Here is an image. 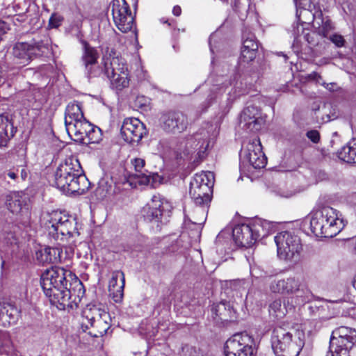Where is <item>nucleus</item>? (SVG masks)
I'll use <instances>...</instances> for the list:
<instances>
[{
	"label": "nucleus",
	"mask_w": 356,
	"mask_h": 356,
	"mask_svg": "<svg viewBox=\"0 0 356 356\" xmlns=\"http://www.w3.org/2000/svg\"><path fill=\"white\" fill-rule=\"evenodd\" d=\"M40 284L51 304L59 309L80 301L85 293L83 284L76 275L61 267L47 269L41 275Z\"/></svg>",
	"instance_id": "obj_1"
},
{
	"label": "nucleus",
	"mask_w": 356,
	"mask_h": 356,
	"mask_svg": "<svg viewBox=\"0 0 356 356\" xmlns=\"http://www.w3.org/2000/svg\"><path fill=\"white\" fill-rule=\"evenodd\" d=\"M339 212L330 207H323L312 210L305 218L302 227L307 229L316 237L332 238L345 227L343 219Z\"/></svg>",
	"instance_id": "obj_2"
},
{
	"label": "nucleus",
	"mask_w": 356,
	"mask_h": 356,
	"mask_svg": "<svg viewBox=\"0 0 356 356\" xmlns=\"http://www.w3.org/2000/svg\"><path fill=\"white\" fill-rule=\"evenodd\" d=\"M88 180L76 157L67 158L57 168L54 185L63 193L81 194L88 188Z\"/></svg>",
	"instance_id": "obj_3"
},
{
	"label": "nucleus",
	"mask_w": 356,
	"mask_h": 356,
	"mask_svg": "<svg viewBox=\"0 0 356 356\" xmlns=\"http://www.w3.org/2000/svg\"><path fill=\"white\" fill-rule=\"evenodd\" d=\"M218 122H205L193 134L188 136L184 141V149L180 152L181 158L202 159L206 152L214 145L219 134Z\"/></svg>",
	"instance_id": "obj_4"
},
{
	"label": "nucleus",
	"mask_w": 356,
	"mask_h": 356,
	"mask_svg": "<svg viewBox=\"0 0 356 356\" xmlns=\"http://www.w3.org/2000/svg\"><path fill=\"white\" fill-rule=\"evenodd\" d=\"M305 332L295 327L279 325L274 328L271 346L276 356H298L305 345Z\"/></svg>",
	"instance_id": "obj_5"
},
{
	"label": "nucleus",
	"mask_w": 356,
	"mask_h": 356,
	"mask_svg": "<svg viewBox=\"0 0 356 356\" xmlns=\"http://www.w3.org/2000/svg\"><path fill=\"white\" fill-rule=\"evenodd\" d=\"M214 182V175L212 172H201L196 173L191 181L189 194L197 206L195 212L200 216L194 218L193 222L202 225L207 219V209L211 201V195Z\"/></svg>",
	"instance_id": "obj_6"
},
{
	"label": "nucleus",
	"mask_w": 356,
	"mask_h": 356,
	"mask_svg": "<svg viewBox=\"0 0 356 356\" xmlns=\"http://www.w3.org/2000/svg\"><path fill=\"white\" fill-rule=\"evenodd\" d=\"M276 229L275 222L256 218L247 223L236 225L232 231V236L238 246L248 248L261 238L274 233Z\"/></svg>",
	"instance_id": "obj_7"
},
{
	"label": "nucleus",
	"mask_w": 356,
	"mask_h": 356,
	"mask_svg": "<svg viewBox=\"0 0 356 356\" xmlns=\"http://www.w3.org/2000/svg\"><path fill=\"white\" fill-rule=\"evenodd\" d=\"M76 219L66 211L56 210L48 214L45 229L49 238L59 244L66 243L74 245L73 238L79 234L76 231Z\"/></svg>",
	"instance_id": "obj_8"
},
{
	"label": "nucleus",
	"mask_w": 356,
	"mask_h": 356,
	"mask_svg": "<svg viewBox=\"0 0 356 356\" xmlns=\"http://www.w3.org/2000/svg\"><path fill=\"white\" fill-rule=\"evenodd\" d=\"M50 51L48 39L17 42L13 48V62L22 67L31 60L47 54Z\"/></svg>",
	"instance_id": "obj_9"
},
{
	"label": "nucleus",
	"mask_w": 356,
	"mask_h": 356,
	"mask_svg": "<svg viewBox=\"0 0 356 356\" xmlns=\"http://www.w3.org/2000/svg\"><path fill=\"white\" fill-rule=\"evenodd\" d=\"M65 124L69 136L73 140L81 143L84 140V136H86L91 123L84 118L81 105L74 102L67 106Z\"/></svg>",
	"instance_id": "obj_10"
},
{
	"label": "nucleus",
	"mask_w": 356,
	"mask_h": 356,
	"mask_svg": "<svg viewBox=\"0 0 356 356\" xmlns=\"http://www.w3.org/2000/svg\"><path fill=\"white\" fill-rule=\"evenodd\" d=\"M102 72L111 81V86L117 90H122L129 86V72L124 58L116 56H105L103 58Z\"/></svg>",
	"instance_id": "obj_11"
},
{
	"label": "nucleus",
	"mask_w": 356,
	"mask_h": 356,
	"mask_svg": "<svg viewBox=\"0 0 356 356\" xmlns=\"http://www.w3.org/2000/svg\"><path fill=\"white\" fill-rule=\"evenodd\" d=\"M356 345V330L341 326L333 331L326 356H350Z\"/></svg>",
	"instance_id": "obj_12"
},
{
	"label": "nucleus",
	"mask_w": 356,
	"mask_h": 356,
	"mask_svg": "<svg viewBox=\"0 0 356 356\" xmlns=\"http://www.w3.org/2000/svg\"><path fill=\"white\" fill-rule=\"evenodd\" d=\"M274 240L280 259L289 261H296L299 259L302 245L298 236L284 231L278 233Z\"/></svg>",
	"instance_id": "obj_13"
},
{
	"label": "nucleus",
	"mask_w": 356,
	"mask_h": 356,
	"mask_svg": "<svg viewBox=\"0 0 356 356\" xmlns=\"http://www.w3.org/2000/svg\"><path fill=\"white\" fill-rule=\"evenodd\" d=\"M254 341L247 332L236 333L224 345L225 356H254Z\"/></svg>",
	"instance_id": "obj_14"
},
{
	"label": "nucleus",
	"mask_w": 356,
	"mask_h": 356,
	"mask_svg": "<svg viewBox=\"0 0 356 356\" xmlns=\"http://www.w3.org/2000/svg\"><path fill=\"white\" fill-rule=\"evenodd\" d=\"M239 156L242 165H249L255 169L264 168L267 163V159L262 152L261 144L258 138L244 141Z\"/></svg>",
	"instance_id": "obj_15"
},
{
	"label": "nucleus",
	"mask_w": 356,
	"mask_h": 356,
	"mask_svg": "<svg viewBox=\"0 0 356 356\" xmlns=\"http://www.w3.org/2000/svg\"><path fill=\"white\" fill-rule=\"evenodd\" d=\"M270 290L273 293L281 294H295L297 304H302L309 299L308 289L295 277H287L282 280H274L270 284Z\"/></svg>",
	"instance_id": "obj_16"
},
{
	"label": "nucleus",
	"mask_w": 356,
	"mask_h": 356,
	"mask_svg": "<svg viewBox=\"0 0 356 356\" xmlns=\"http://www.w3.org/2000/svg\"><path fill=\"white\" fill-rule=\"evenodd\" d=\"M110 8L116 27L122 33H127L133 30L136 40L137 41L134 18L126 1L113 0L110 4Z\"/></svg>",
	"instance_id": "obj_17"
},
{
	"label": "nucleus",
	"mask_w": 356,
	"mask_h": 356,
	"mask_svg": "<svg viewBox=\"0 0 356 356\" xmlns=\"http://www.w3.org/2000/svg\"><path fill=\"white\" fill-rule=\"evenodd\" d=\"M266 122L261 110L254 105H248L241 111L239 122L241 127L249 132L259 131Z\"/></svg>",
	"instance_id": "obj_18"
},
{
	"label": "nucleus",
	"mask_w": 356,
	"mask_h": 356,
	"mask_svg": "<svg viewBox=\"0 0 356 356\" xmlns=\"http://www.w3.org/2000/svg\"><path fill=\"white\" fill-rule=\"evenodd\" d=\"M160 122L165 131L174 134L183 132L188 124L187 116L182 112L175 111L163 113Z\"/></svg>",
	"instance_id": "obj_19"
},
{
	"label": "nucleus",
	"mask_w": 356,
	"mask_h": 356,
	"mask_svg": "<svg viewBox=\"0 0 356 356\" xmlns=\"http://www.w3.org/2000/svg\"><path fill=\"white\" fill-rule=\"evenodd\" d=\"M122 138L128 143H138L147 134L145 124L138 118L124 119L121 127Z\"/></svg>",
	"instance_id": "obj_20"
},
{
	"label": "nucleus",
	"mask_w": 356,
	"mask_h": 356,
	"mask_svg": "<svg viewBox=\"0 0 356 356\" xmlns=\"http://www.w3.org/2000/svg\"><path fill=\"white\" fill-rule=\"evenodd\" d=\"M171 207L167 200L160 194H155L143 209L144 217L149 221H161L164 213L169 211Z\"/></svg>",
	"instance_id": "obj_21"
},
{
	"label": "nucleus",
	"mask_w": 356,
	"mask_h": 356,
	"mask_svg": "<svg viewBox=\"0 0 356 356\" xmlns=\"http://www.w3.org/2000/svg\"><path fill=\"white\" fill-rule=\"evenodd\" d=\"M82 44L81 61L85 67L86 73L88 76H97L102 72V70L97 66L98 51L85 41L82 42Z\"/></svg>",
	"instance_id": "obj_22"
},
{
	"label": "nucleus",
	"mask_w": 356,
	"mask_h": 356,
	"mask_svg": "<svg viewBox=\"0 0 356 356\" xmlns=\"http://www.w3.org/2000/svg\"><path fill=\"white\" fill-rule=\"evenodd\" d=\"M7 207L14 214L29 216V198L22 192H15L7 199Z\"/></svg>",
	"instance_id": "obj_23"
},
{
	"label": "nucleus",
	"mask_w": 356,
	"mask_h": 356,
	"mask_svg": "<svg viewBox=\"0 0 356 356\" xmlns=\"http://www.w3.org/2000/svg\"><path fill=\"white\" fill-rule=\"evenodd\" d=\"M124 284V273L121 270L113 271L108 282V292L114 302H120L122 300Z\"/></svg>",
	"instance_id": "obj_24"
},
{
	"label": "nucleus",
	"mask_w": 356,
	"mask_h": 356,
	"mask_svg": "<svg viewBox=\"0 0 356 356\" xmlns=\"http://www.w3.org/2000/svg\"><path fill=\"white\" fill-rule=\"evenodd\" d=\"M62 248L60 247H44L35 252L37 261L42 265L56 264L61 261Z\"/></svg>",
	"instance_id": "obj_25"
},
{
	"label": "nucleus",
	"mask_w": 356,
	"mask_h": 356,
	"mask_svg": "<svg viewBox=\"0 0 356 356\" xmlns=\"http://www.w3.org/2000/svg\"><path fill=\"white\" fill-rule=\"evenodd\" d=\"M105 316L109 313L100 305H87L82 312L83 323H94V321H104Z\"/></svg>",
	"instance_id": "obj_26"
},
{
	"label": "nucleus",
	"mask_w": 356,
	"mask_h": 356,
	"mask_svg": "<svg viewBox=\"0 0 356 356\" xmlns=\"http://www.w3.org/2000/svg\"><path fill=\"white\" fill-rule=\"evenodd\" d=\"M104 321H94V323H83L81 326L84 332L93 337H100L106 334L111 327V316H105L103 318Z\"/></svg>",
	"instance_id": "obj_27"
},
{
	"label": "nucleus",
	"mask_w": 356,
	"mask_h": 356,
	"mask_svg": "<svg viewBox=\"0 0 356 356\" xmlns=\"http://www.w3.org/2000/svg\"><path fill=\"white\" fill-rule=\"evenodd\" d=\"M313 27L316 33L323 38H326L328 33L334 29L331 20L328 17H324L320 9H317L314 13Z\"/></svg>",
	"instance_id": "obj_28"
},
{
	"label": "nucleus",
	"mask_w": 356,
	"mask_h": 356,
	"mask_svg": "<svg viewBox=\"0 0 356 356\" xmlns=\"http://www.w3.org/2000/svg\"><path fill=\"white\" fill-rule=\"evenodd\" d=\"M296 7V17L300 24L298 25L303 27L304 24H309V22L313 19L314 13L312 10V1L311 0H293Z\"/></svg>",
	"instance_id": "obj_29"
},
{
	"label": "nucleus",
	"mask_w": 356,
	"mask_h": 356,
	"mask_svg": "<svg viewBox=\"0 0 356 356\" xmlns=\"http://www.w3.org/2000/svg\"><path fill=\"white\" fill-rule=\"evenodd\" d=\"M19 311L13 305L0 302V325L3 327L15 323L18 318Z\"/></svg>",
	"instance_id": "obj_30"
},
{
	"label": "nucleus",
	"mask_w": 356,
	"mask_h": 356,
	"mask_svg": "<svg viewBox=\"0 0 356 356\" xmlns=\"http://www.w3.org/2000/svg\"><path fill=\"white\" fill-rule=\"evenodd\" d=\"M13 122L8 115H0V149L7 147L15 134Z\"/></svg>",
	"instance_id": "obj_31"
},
{
	"label": "nucleus",
	"mask_w": 356,
	"mask_h": 356,
	"mask_svg": "<svg viewBox=\"0 0 356 356\" xmlns=\"http://www.w3.org/2000/svg\"><path fill=\"white\" fill-rule=\"evenodd\" d=\"M134 166L135 173L131 175V177L136 183L140 185H147L150 183L151 177L149 173L145 169V161L140 158L134 159L131 161Z\"/></svg>",
	"instance_id": "obj_32"
},
{
	"label": "nucleus",
	"mask_w": 356,
	"mask_h": 356,
	"mask_svg": "<svg viewBox=\"0 0 356 356\" xmlns=\"http://www.w3.org/2000/svg\"><path fill=\"white\" fill-rule=\"evenodd\" d=\"M293 35H294V42L293 44V49L295 52L299 51V48L296 47V43L298 41H300V38L302 35L304 40L308 42V44L311 45H315L318 43L317 40L315 39L316 33L310 32L308 29L302 27V25L297 26H293Z\"/></svg>",
	"instance_id": "obj_33"
},
{
	"label": "nucleus",
	"mask_w": 356,
	"mask_h": 356,
	"mask_svg": "<svg viewBox=\"0 0 356 356\" xmlns=\"http://www.w3.org/2000/svg\"><path fill=\"white\" fill-rule=\"evenodd\" d=\"M292 308L293 305H289V302L286 304L285 302H284L282 305L281 298H277L269 305V313L271 316L276 318H282L286 314L288 311L292 309Z\"/></svg>",
	"instance_id": "obj_34"
},
{
	"label": "nucleus",
	"mask_w": 356,
	"mask_h": 356,
	"mask_svg": "<svg viewBox=\"0 0 356 356\" xmlns=\"http://www.w3.org/2000/svg\"><path fill=\"white\" fill-rule=\"evenodd\" d=\"M338 156L346 163H356V139L343 147L339 152Z\"/></svg>",
	"instance_id": "obj_35"
},
{
	"label": "nucleus",
	"mask_w": 356,
	"mask_h": 356,
	"mask_svg": "<svg viewBox=\"0 0 356 356\" xmlns=\"http://www.w3.org/2000/svg\"><path fill=\"white\" fill-rule=\"evenodd\" d=\"M39 92H28L22 99V104L26 108L38 111L42 107V102L38 97Z\"/></svg>",
	"instance_id": "obj_36"
},
{
	"label": "nucleus",
	"mask_w": 356,
	"mask_h": 356,
	"mask_svg": "<svg viewBox=\"0 0 356 356\" xmlns=\"http://www.w3.org/2000/svg\"><path fill=\"white\" fill-rule=\"evenodd\" d=\"M102 131L101 129L92 124L88 129L86 136H84V140L81 141L80 143L88 145L92 143H98L102 140Z\"/></svg>",
	"instance_id": "obj_37"
},
{
	"label": "nucleus",
	"mask_w": 356,
	"mask_h": 356,
	"mask_svg": "<svg viewBox=\"0 0 356 356\" xmlns=\"http://www.w3.org/2000/svg\"><path fill=\"white\" fill-rule=\"evenodd\" d=\"M227 89V85L223 86H214L211 90V93L209 95L206 102L202 105L204 106L202 108V112H204L207 108L212 105L213 101L218 102V99L222 95V90L225 91Z\"/></svg>",
	"instance_id": "obj_38"
},
{
	"label": "nucleus",
	"mask_w": 356,
	"mask_h": 356,
	"mask_svg": "<svg viewBox=\"0 0 356 356\" xmlns=\"http://www.w3.org/2000/svg\"><path fill=\"white\" fill-rule=\"evenodd\" d=\"M257 50L256 49H247L241 48V56L239 58V62L242 63H248L252 61L257 56Z\"/></svg>",
	"instance_id": "obj_39"
},
{
	"label": "nucleus",
	"mask_w": 356,
	"mask_h": 356,
	"mask_svg": "<svg viewBox=\"0 0 356 356\" xmlns=\"http://www.w3.org/2000/svg\"><path fill=\"white\" fill-rule=\"evenodd\" d=\"M242 48L247 49H256L258 50L259 45L257 42L255 40V38L254 35H251L248 36L247 38H244L243 42V46Z\"/></svg>",
	"instance_id": "obj_40"
},
{
	"label": "nucleus",
	"mask_w": 356,
	"mask_h": 356,
	"mask_svg": "<svg viewBox=\"0 0 356 356\" xmlns=\"http://www.w3.org/2000/svg\"><path fill=\"white\" fill-rule=\"evenodd\" d=\"M3 239L5 243L10 245H16L19 242V237L13 231L5 232Z\"/></svg>",
	"instance_id": "obj_41"
},
{
	"label": "nucleus",
	"mask_w": 356,
	"mask_h": 356,
	"mask_svg": "<svg viewBox=\"0 0 356 356\" xmlns=\"http://www.w3.org/2000/svg\"><path fill=\"white\" fill-rule=\"evenodd\" d=\"M63 17L58 14H52L49 19V26L51 28H58L60 26Z\"/></svg>",
	"instance_id": "obj_42"
},
{
	"label": "nucleus",
	"mask_w": 356,
	"mask_h": 356,
	"mask_svg": "<svg viewBox=\"0 0 356 356\" xmlns=\"http://www.w3.org/2000/svg\"><path fill=\"white\" fill-rule=\"evenodd\" d=\"M330 40L337 47H342L344 46L345 40L341 35L334 33L330 37Z\"/></svg>",
	"instance_id": "obj_43"
},
{
	"label": "nucleus",
	"mask_w": 356,
	"mask_h": 356,
	"mask_svg": "<svg viewBox=\"0 0 356 356\" xmlns=\"http://www.w3.org/2000/svg\"><path fill=\"white\" fill-rule=\"evenodd\" d=\"M250 274L252 277L256 279L262 277L264 273L257 266H250Z\"/></svg>",
	"instance_id": "obj_44"
},
{
	"label": "nucleus",
	"mask_w": 356,
	"mask_h": 356,
	"mask_svg": "<svg viewBox=\"0 0 356 356\" xmlns=\"http://www.w3.org/2000/svg\"><path fill=\"white\" fill-rule=\"evenodd\" d=\"M307 136L314 143H316L320 140V135L318 131L311 130L307 131Z\"/></svg>",
	"instance_id": "obj_45"
},
{
	"label": "nucleus",
	"mask_w": 356,
	"mask_h": 356,
	"mask_svg": "<svg viewBox=\"0 0 356 356\" xmlns=\"http://www.w3.org/2000/svg\"><path fill=\"white\" fill-rule=\"evenodd\" d=\"M308 79L309 80H313V81H316V83L321 84V85L325 84L324 83H321L320 81L321 79V77L317 72H313L312 73L309 74L308 75Z\"/></svg>",
	"instance_id": "obj_46"
},
{
	"label": "nucleus",
	"mask_w": 356,
	"mask_h": 356,
	"mask_svg": "<svg viewBox=\"0 0 356 356\" xmlns=\"http://www.w3.org/2000/svg\"><path fill=\"white\" fill-rule=\"evenodd\" d=\"M229 97L227 98L226 102L225 104H222L221 102L220 103V108H223L222 115H225L229 111V102L230 100H232V97L230 95V93H229Z\"/></svg>",
	"instance_id": "obj_47"
},
{
	"label": "nucleus",
	"mask_w": 356,
	"mask_h": 356,
	"mask_svg": "<svg viewBox=\"0 0 356 356\" xmlns=\"http://www.w3.org/2000/svg\"><path fill=\"white\" fill-rule=\"evenodd\" d=\"M8 30V27L6 23L2 20H0V41L1 40L2 35L5 34Z\"/></svg>",
	"instance_id": "obj_48"
},
{
	"label": "nucleus",
	"mask_w": 356,
	"mask_h": 356,
	"mask_svg": "<svg viewBox=\"0 0 356 356\" xmlns=\"http://www.w3.org/2000/svg\"><path fill=\"white\" fill-rule=\"evenodd\" d=\"M172 13L175 16H179L181 13V7L179 6H174V8L172 9Z\"/></svg>",
	"instance_id": "obj_49"
},
{
	"label": "nucleus",
	"mask_w": 356,
	"mask_h": 356,
	"mask_svg": "<svg viewBox=\"0 0 356 356\" xmlns=\"http://www.w3.org/2000/svg\"><path fill=\"white\" fill-rule=\"evenodd\" d=\"M28 177V172L25 168L21 170V177L22 180H25Z\"/></svg>",
	"instance_id": "obj_50"
},
{
	"label": "nucleus",
	"mask_w": 356,
	"mask_h": 356,
	"mask_svg": "<svg viewBox=\"0 0 356 356\" xmlns=\"http://www.w3.org/2000/svg\"><path fill=\"white\" fill-rule=\"evenodd\" d=\"M279 195L281 197H290L293 195V193L292 191H287L286 193H280Z\"/></svg>",
	"instance_id": "obj_51"
},
{
	"label": "nucleus",
	"mask_w": 356,
	"mask_h": 356,
	"mask_svg": "<svg viewBox=\"0 0 356 356\" xmlns=\"http://www.w3.org/2000/svg\"><path fill=\"white\" fill-rule=\"evenodd\" d=\"M7 175L8 177L13 180H15L17 178V174L13 171H9Z\"/></svg>",
	"instance_id": "obj_52"
},
{
	"label": "nucleus",
	"mask_w": 356,
	"mask_h": 356,
	"mask_svg": "<svg viewBox=\"0 0 356 356\" xmlns=\"http://www.w3.org/2000/svg\"><path fill=\"white\" fill-rule=\"evenodd\" d=\"M231 4H232V6L234 8V9H238L239 8V0H234V4L232 3V1H231Z\"/></svg>",
	"instance_id": "obj_53"
},
{
	"label": "nucleus",
	"mask_w": 356,
	"mask_h": 356,
	"mask_svg": "<svg viewBox=\"0 0 356 356\" xmlns=\"http://www.w3.org/2000/svg\"><path fill=\"white\" fill-rule=\"evenodd\" d=\"M214 37V35H211L209 38V47H210V50L211 51L212 54H213V47H212V44H211V41L213 40Z\"/></svg>",
	"instance_id": "obj_54"
},
{
	"label": "nucleus",
	"mask_w": 356,
	"mask_h": 356,
	"mask_svg": "<svg viewBox=\"0 0 356 356\" xmlns=\"http://www.w3.org/2000/svg\"><path fill=\"white\" fill-rule=\"evenodd\" d=\"M161 22V23H163V24H168L169 26L170 25V23H168V19H165V18H161L160 19Z\"/></svg>",
	"instance_id": "obj_55"
},
{
	"label": "nucleus",
	"mask_w": 356,
	"mask_h": 356,
	"mask_svg": "<svg viewBox=\"0 0 356 356\" xmlns=\"http://www.w3.org/2000/svg\"><path fill=\"white\" fill-rule=\"evenodd\" d=\"M245 282L243 280L238 281L236 282V284H238L239 286H243L245 284Z\"/></svg>",
	"instance_id": "obj_56"
},
{
	"label": "nucleus",
	"mask_w": 356,
	"mask_h": 356,
	"mask_svg": "<svg viewBox=\"0 0 356 356\" xmlns=\"http://www.w3.org/2000/svg\"><path fill=\"white\" fill-rule=\"evenodd\" d=\"M353 316L356 318V308L353 309Z\"/></svg>",
	"instance_id": "obj_57"
},
{
	"label": "nucleus",
	"mask_w": 356,
	"mask_h": 356,
	"mask_svg": "<svg viewBox=\"0 0 356 356\" xmlns=\"http://www.w3.org/2000/svg\"><path fill=\"white\" fill-rule=\"evenodd\" d=\"M31 7H35V5H32V6H31V5H30V6H29V8H28V9H27V10H26V13H29V9H30Z\"/></svg>",
	"instance_id": "obj_58"
},
{
	"label": "nucleus",
	"mask_w": 356,
	"mask_h": 356,
	"mask_svg": "<svg viewBox=\"0 0 356 356\" xmlns=\"http://www.w3.org/2000/svg\"><path fill=\"white\" fill-rule=\"evenodd\" d=\"M220 1L222 2H227V3L229 1V0H220Z\"/></svg>",
	"instance_id": "obj_59"
},
{
	"label": "nucleus",
	"mask_w": 356,
	"mask_h": 356,
	"mask_svg": "<svg viewBox=\"0 0 356 356\" xmlns=\"http://www.w3.org/2000/svg\"><path fill=\"white\" fill-rule=\"evenodd\" d=\"M283 56H284L285 59H286V58H287L286 55H284V54H283Z\"/></svg>",
	"instance_id": "obj_60"
}]
</instances>
